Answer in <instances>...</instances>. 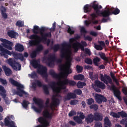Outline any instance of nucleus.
<instances>
[{
	"label": "nucleus",
	"instance_id": "obj_1",
	"mask_svg": "<svg viewBox=\"0 0 127 127\" xmlns=\"http://www.w3.org/2000/svg\"><path fill=\"white\" fill-rule=\"evenodd\" d=\"M45 27H42L39 28L38 26H34L33 32L34 34L30 35L29 37V39H35V38H39L41 42H45L47 40V37L50 38L51 37V31L48 33H43L46 31Z\"/></svg>",
	"mask_w": 127,
	"mask_h": 127
},
{
	"label": "nucleus",
	"instance_id": "obj_2",
	"mask_svg": "<svg viewBox=\"0 0 127 127\" xmlns=\"http://www.w3.org/2000/svg\"><path fill=\"white\" fill-rule=\"evenodd\" d=\"M92 7L94 10L95 11V13L93 12L90 14V16L91 17V20L93 24H98L99 21L95 20L99 15H100V9L102 8L101 5H99V4L93 3L91 5L89 4H86L84 5L83 9L84 12L87 13V12H90L92 11Z\"/></svg>",
	"mask_w": 127,
	"mask_h": 127
},
{
	"label": "nucleus",
	"instance_id": "obj_3",
	"mask_svg": "<svg viewBox=\"0 0 127 127\" xmlns=\"http://www.w3.org/2000/svg\"><path fill=\"white\" fill-rule=\"evenodd\" d=\"M100 79L102 82H104L106 85H109L110 84L111 86L110 87L111 91H113V94L119 101H122V96H121V91L119 89H118L117 87L114 84H113V80L111 77L107 74L104 75L103 74L100 73Z\"/></svg>",
	"mask_w": 127,
	"mask_h": 127
},
{
	"label": "nucleus",
	"instance_id": "obj_4",
	"mask_svg": "<svg viewBox=\"0 0 127 127\" xmlns=\"http://www.w3.org/2000/svg\"><path fill=\"white\" fill-rule=\"evenodd\" d=\"M9 82L11 84V85H13V86L17 87V90H18V91L16 92V94L18 95V96L22 97L23 95H27V93L24 91L23 89H21L24 88L23 85L19 83L18 82L14 80L13 78L9 79Z\"/></svg>",
	"mask_w": 127,
	"mask_h": 127
},
{
	"label": "nucleus",
	"instance_id": "obj_5",
	"mask_svg": "<svg viewBox=\"0 0 127 127\" xmlns=\"http://www.w3.org/2000/svg\"><path fill=\"white\" fill-rule=\"evenodd\" d=\"M62 48L60 52V57L62 59L64 58H66V56L68 54H70L71 55L72 52L71 50H70L68 48V44L67 43H64L62 45Z\"/></svg>",
	"mask_w": 127,
	"mask_h": 127
},
{
	"label": "nucleus",
	"instance_id": "obj_6",
	"mask_svg": "<svg viewBox=\"0 0 127 127\" xmlns=\"http://www.w3.org/2000/svg\"><path fill=\"white\" fill-rule=\"evenodd\" d=\"M37 85L38 87H43L45 95H49V90H48V86H47V85L42 84V83L39 80H36L35 82L32 83V88H33V89H36Z\"/></svg>",
	"mask_w": 127,
	"mask_h": 127
},
{
	"label": "nucleus",
	"instance_id": "obj_7",
	"mask_svg": "<svg viewBox=\"0 0 127 127\" xmlns=\"http://www.w3.org/2000/svg\"><path fill=\"white\" fill-rule=\"evenodd\" d=\"M33 100L35 104L38 105V106L40 108H38L37 107H35V106H34L33 107V109L34 110L35 112L40 114V113H41V111H42V109L44 108V105H43V100L39 98H36L35 97H34Z\"/></svg>",
	"mask_w": 127,
	"mask_h": 127
},
{
	"label": "nucleus",
	"instance_id": "obj_8",
	"mask_svg": "<svg viewBox=\"0 0 127 127\" xmlns=\"http://www.w3.org/2000/svg\"><path fill=\"white\" fill-rule=\"evenodd\" d=\"M59 68L60 71L62 72V74L65 76L66 78L69 76V74L72 73V69L70 67H66V65L64 64H61L59 65Z\"/></svg>",
	"mask_w": 127,
	"mask_h": 127
},
{
	"label": "nucleus",
	"instance_id": "obj_9",
	"mask_svg": "<svg viewBox=\"0 0 127 127\" xmlns=\"http://www.w3.org/2000/svg\"><path fill=\"white\" fill-rule=\"evenodd\" d=\"M72 46L74 50V52H78L79 48H80L82 51H84V47H86V46H87V43L83 41H82L80 43H79V42H76L72 44Z\"/></svg>",
	"mask_w": 127,
	"mask_h": 127
},
{
	"label": "nucleus",
	"instance_id": "obj_10",
	"mask_svg": "<svg viewBox=\"0 0 127 127\" xmlns=\"http://www.w3.org/2000/svg\"><path fill=\"white\" fill-rule=\"evenodd\" d=\"M8 64L14 70H17L18 68V71H20L21 69V64L19 63L16 62L15 60H12L10 58L8 60Z\"/></svg>",
	"mask_w": 127,
	"mask_h": 127
},
{
	"label": "nucleus",
	"instance_id": "obj_11",
	"mask_svg": "<svg viewBox=\"0 0 127 127\" xmlns=\"http://www.w3.org/2000/svg\"><path fill=\"white\" fill-rule=\"evenodd\" d=\"M37 73L42 76L43 78L47 79L48 78V74H47V68L42 65L39 66L37 69Z\"/></svg>",
	"mask_w": 127,
	"mask_h": 127
},
{
	"label": "nucleus",
	"instance_id": "obj_12",
	"mask_svg": "<svg viewBox=\"0 0 127 127\" xmlns=\"http://www.w3.org/2000/svg\"><path fill=\"white\" fill-rule=\"evenodd\" d=\"M60 84L62 89H65L66 88V87H65V85H69V86H72V87L76 86V82L74 80H68V79H65L63 81H60Z\"/></svg>",
	"mask_w": 127,
	"mask_h": 127
},
{
	"label": "nucleus",
	"instance_id": "obj_13",
	"mask_svg": "<svg viewBox=\"0 0 127 127\" xmlns=\"http://www.w3.org/2000/svg\"><path fill=\"white\" fill-rule=\"evenodd\" d=\"M0 41L3 43L2 46L8 49V50H12V45L13 43L6 39L1 38L0 39Z\"/></svg>",
	"mask_w": 127,
	"mask_h": 127
},
{
	"label": "nucleus",
	"instance_id": "obj_14",
	"mask_svg": "<svg viewBox=\"0 0 127 127\" xmlns=\"http://www.w3.org/2000/svg\"><path fill=\"white\" fill-rule=\"evenodd\" d=\"M4 124L5 127H17L15 126V122L10 120V117L9 116H7L4 120Z\"/></svg>",
	"mask_w": 127,
	"mask_h": 127
},
{
	"label": "nucleus",
	"instance_id": "obj_15",
	"mask_svg": "<svg viewBox=\"0 0 127 127\" xmlns=\"http://www.w3.org/2000/svg\"><path fill=\"white\" fill-rule=\"evenodd\" d=\"M42 50H43V45H39L36 48L35 50L33 51L30 54V57L33 59V58H35L37 56V54H39Z\"/></svg>",
	"mask_w": 127,
	"mask_h": 127
},
{
	"label": "nucleus",
	"instance_id": "obj_16",
	"mask_svg": "<svg viewBox=\"0 0 127 127\" xmlns=\"http://www.w3.org/2000/svg\"><path fill=\"white\" fill-rule=\"evenodd\" d=\"M37 121L41 125H38L36 127H46L49 126V122L43 117H40L37 119Z\"/></svg>",
	"mask_w": 127,
	"mask_h": 127
},
{
	"label": "nucleus",
	"instance_id": "obj_17",
	"mask_svg": "<svg viewBox=\"0 0 127 127\" xmlns=\"http://www.w3.org/2000/svg\"><path fill=\"white\" fill-rule=\"evenodd\" d=\"M95 101L98 104H102L103 102L106 103L107 101V98L104 95L96 94L95 95Z\"/></svg>",
	"mask_w": 127,
	"mask_h": 127
},
{
	"label": "nucleus",
	"instance_id": "obj_18",
	"mask_svg": "<svg viewBox=\"0 0 127 127\" xmlns=\"http://www.w3.org/2000/svg\"><path fill=\"white\" fill-rule=\"evenodd\" d=\"M0 92H1V96L2 98L4 100L6 104L9 103V99L6 97V90L4 89V87L0 85Z\"/></svg>",
	"mask_w": 127,
	"mask_h": 127
},
{
	"label": "nucleus",
	"instance_id": "obj_19",
	"mask_svg": "<svg viewBox=\"0 0 127 127\" xmlns=\"http://www.w3.org/2000/svg\"><path fill=\"white\" fill-rule=\"evenodd\" d=\"M0 55L1 56H4L5 58H8V55H11V52L4 49L2 46H0Z\"/></svg>",
	"mask_w": 127,
	"mask_h": 127
},
{
	"label": "nucleus",
	"instance_id": "obj_20",
	"mask_svg": "<svg viewBox=\"0 0 127 127\" xmlns=\"http://www.w3.org/2000/svg\"><path fill=\"white\" fill-rule=\"evenodd\" d=\"M56 85H57L56 82L52 81L49 86L52 89L54 93H56V94H59V93L61 92V89H60V87H57Z\"/></svg>",
	"mask_w": 127,
	"mask_h": 127
},
{
	"label": "nucleus",
	"instance_id": "obj_21",
	"mask_svg": "<svg viewBox=\"0 0 127 127\" xmlns=\"http://www.w3.org/2000/svg\"><path fill=\"white\" fill-rule=\"evenodd\" d=\"M55 60H56V57L55 55H52L48 58V62L47 64L49 67H54L55 66V64H54Z\"/></svg>",
	"mask_w": 127,
	"mask_h": 127
},
{
	"label": "nucleus",
	"instance_id": "obj_22",
	"mask_svg": "<svg viewBox=\"0 0 127 127\" xmlns=\"http://www.w3.org/2000/svg\"><path fill=\"white\" fill-rule=\"evenodd\" d=\"M33 39L37 40H32L29 41V44L30 46H34L35 45L38 46V45H42V44H40V43H41V41H40V38H35Z\"/></svg>",
	"mask_w": 127,
	"mask_h": 127
},
{
	"label": "nucleus",
	"instance_id": "obj_23",
	"mask_svg": "<svg viewBox=\"0 0 127 127\" xmlns=\"http://www.w3.org/2000/svg\"><path fill=\"white\" fill-rule=\"evenodd\" d=\"M2 69H3L6 76H8L11 75L12 73L11 69H10L9 67H7L6 65H2Z\"/></svg>",
	"mask_w": 127,
	"mask_h": 127
},
{
	"label": "nucleus",
	"instance_id": "obj_24",
	"mask_svg": "<svg viewBox=\"0 0 127 127\" xmlns=\"http://www.w3.org/2000/svg\"><path fill=\"white\" fill-rule=\"evenodd\" d=\"M111 8H108L107 10H104L101 12V15L103 17H109L110 15H112Z\"/></svg>",
	"mask_w": 127,
	"mask_h": 127
},
{
	"label": "nucleus",
	"instance_id": "obj_25",
	"mask_svg": "<svg viewBox=\"0 0 127 127\" xmlns=\"http://www.w3.org/2000/svg\"><path fill=\"white\" fill-rule=\"evenodd\" d=\"M77 96L76 94L72 92L68 93L66 96L65 97V101H69L71 100V99H76Z\"/></svg>",
	"mask_w": 127,
	"mask_h": 127
},
{
	"label": "nucleus",
	"instance_id": "obj_26",
	"mask_svg": "<svg viewBox=\"0 0 127 127\" xmlns=\"http://www.w3.org/2000/svg\"><path fill=\"white\" fill-rule=\"evenodd\" d=\"M95 85L98 88H100V89H102V90H104L106 88V85H105V83L99 80H96L95 81Z\"/></svg>",
	"mask_w": 127,
	"mask_h": 127
},
{
	"label": "nucleus",
	"instance_id": "obj_27",
	"mask_svg": "<svg viewBox=\"0 0 127 127\" xmlns=\"http://www.w3.org/2000/svg\"><path fill=\"white\" fill-rule=\"evenodd\" d=\"M94 121V116L92 114L87 115L85 118V121L87 124H91V123H93Z\"/></svg>",
	"mask_w": 127,
	"mask_h": 127
},
{
	"label": "nucleus",
	"instance_id": "obj_28",
	"mask_svg": "<svg viewBox=\"0 0 127 127\" xmlns=\"http://www.w3.org/2000/svg\"><path fill=\"white\" fill-rule=\"evenodd\" d=\"M13 56L14 57L15 59H19V60L21 61H24V57H23V55H22V54L14 53L13 54Z\"/></svg>",
	"mask_w": 127,
	"mask_h": 127
},
{
	"label": "nucleus",
	"instance_id": "obj_29",
	"mask_svg": "<svg viewBox=\"0 0 127 127\" xmlns=\"http://www.w3.org/2000/svg\"><path fill=\"white\" fill-rule=\"evenodd\" d=\"M49 74L55 79H60V74L56 73L54 69L50 70Z\"/></svg>",
	"mask_w": 127,
	"mask_h": 127
},
{
	"label": "nucleus",
	"instance_id": "obj_30",
	"mask_svg": "<svg viewBox=\"0 0 127 127\" xmlns=\"http://www.w3.org/2000/svg\"><path fill=\"white\" fill-rule=\"evenodd\" d=\"M43 116L45 118H47V119H52V117L53 116V113H50L48 110H45L43 112Z\"/></svg>",
	"mask_w": 127,
	"mask_h": 127
},
{
	"label": "nucleus",
	"instance_id": "obj_31",
	"mask_svg": "<svg viewBox=\"0 0 127 127\" xmlns=\"http://www.w3.org/2000/svg\"><path fill=\"white\" fill-rule=\"evenodd\" d=\"M15 49L16 51H18V52H22V51L24 50V47H23V45L20 44H17L15 46Z\"/></svg>",
	"mask_w": 127,
	"mask_h": 127
},
{
	"label": "nucleus",
	"instance_id": "obj_32",
	"mask_svg": "<svg viewBox=\"0 0 127 127\" xmlns=\"http://www.w3.org/2000/svg\"><path fill=\"white\" fill-rule=\"evenodd\" d=\"M31 64L32 66L35 69H36L37 68H39V66L41 65L38 63V61L36 60H33L31 62Z\"/></svg>",
	"mask_w": 127,
	"mask_h": 127
},
{
	"label": "nucleus",
	"instance_id": "obj_33",
	"mask_svg": "<svg viewBox=\"0 0 127 127\" xmlns=\"http://www.w3.org/2000/svg\"><path fill=\"white\" fill-rule=\"evenodd\" d=\"M94 120L96 121V122H99V121H102L103 116L102 115H100L99 113H96L94 114Z\"/></svg>",
	"mask_w": 127,
	"mask_h": 127
},
{
	"label": "nucleus",
	"instance_id": "obj_34",
	"mask_svg": "<svg viewBox=\"0 0 127 127\" xmlns=\"http://www.w3.org/2000/svg\"><path fill=\"white\" fill-rule=\"evenodd\" d=\"M84 75L79 74L78 75H75L73 76L74 80H75V81H82V80H84Z\"/></svg>",
	"mask_w": 127,
	"mask_h": 127
},
{
	"label": "nucleus",
	"instance_id": "obj_35",
	"mask_svg": "<svg viewBox=\"0 0 127 127\" xmlns=\"http://www.w3.org/2000/svg\"><path fill=\"white\" fill-rule=\"evenodd\" d=\"M104 126H107L109 127H112V122H111V121H110L108 116H106L104 119Z\"/></svg>",
	"mask_w": 127,
	"mask_h": 127
},
{
	"label": "nucleus",
	"instance_id": "obj_36",
	"mask_svg": "<svg viewBox=\"0 0 127 127\" xmlns=\"http://www.w3.org/2000/svg\"><path fill=\"white\" fill-rule=\"evenodd\" d=\"M99 55L104 61H105L106 63H109V58L106 57V54L104 53H100L99 54Z\"/></svg>",
	"mask_w": 127,
	"mask_h": 127
},
{
	"label": "nucleus",
	"instance_id": "obj_37",
	"mask_svg": "<svg viewBox=\"0 0 127 127\" xmlns=\"http://www.w3.org/2000/svg\"><path fill=\"white\" fill-rule=\"evenodd\" d=\"M7 35L9 37L11 38H16V32L13 30H10L7 32Z\"/></svg>",
	"mask_w": 127,
	"mask_h": 127
},
{
	"label": "nucleus",
	"instance_id": "obj_38",
	"mask_svg": "<svg viewBox=\"0 0 127 127\" xmlns=\"http://www.w3.org/2000/svg\"><path fill=\"white\" fill-rule=\"evenodd\" d=\"M53 106L54 107H57L59 104H60V101L58 98L55 97L52 98Z\"/></svg>",
	"mask_w": 127,
	"mask_h": 127
},
{
	"label": "nucleus",
	"instance_id": "obj_39",
	"mask_svg": "<svg viewBox=\"0 0 127 127\" xmlns=\"http://www.w3.org/2000/svg\"><path fill=\"white\" fill-rule=\"evenodd\" d=\"M110 10L112 11L111 12L112 14H115V15H117V14H119V13H120V12H121V11L118 8H116L115 9V8L111 7L110 8Z\"/></svg>",
	"mask_w": 127,
	"mask_h": 127
},
{
	"label": "nucleus",
	"instance_id": "obj_40",
	"mask_svg": "<svg viewBox=\"0 0 127 127\" xmlns=\"http://www.w3.org/2000/svg\"><path fill=\"white\" fill-rule=\"evenodd\" d=\"M93 62L95 66H99V62H101V59L98 57H96L93 60Z\"/></svg>",
	"mask_w": 127,
	"mask_h": 127
},
{
	"label": "nucleus",
	"instance_id": "obj_41",
	"mask_svg": "<svg viewBox=\"0 0 127 127\" xmlns=\"http://www.w3.org/2000/svg\"><path fill=\"white\" fill-rule=\"evenodd\" d=\"M87 84L85 83L84 82H81V81H78L76 84V86L77 88L79 89H82V88H84V86H86Z\"/></svg>",
	"mask_w": 127,
	"mask_h": 127
},
{
	"label": "nucleus",
	"instance_id": "obj_42",
	"mask_svg": "<svg viewBox=\"0 0 127 127\" xmlns=\"http://www.w3.org/2000/svg\"><path fill=\"white\" fill-rule=\"evenodd\" d=\"M66 63L65 64V67L67 68H70L71 67V62H72V59H71V57H69L66 59Z\"/></svg>",
	"mask_w": 127,
	"mask_h": 127
},
{
	"label": "nucleus",
	"instance_id": "obj_43",
	"mask_svg": "<svg viewBox=\"0 0 127 127\" xmlns=\"http://www.w3.org/2000/svg\"><path fill=\"white\" fill-rule=\"evenodd\" d=\"M29 105V102L26 101L25 100L23 101V103H22V105L24 109H27L28 105Z\"/></svg>",
	"mask_w": 127,
	"mask_h": 127
},
{
	"label": "nucleus",
	"instance_id": "obj_44",
	"mask_svg": "<svg viewBox=\"0 0 127 127\" xmlns=\"http://www.w3.org/2000/svg\"><path fill=\"white\" fill-rule=\"evenodd\" d=\"M16 26H18V27H23V26H24V22L18 20L16 23Z\"/></svg>",
	"mask_w": 127,
	"mask_h": 127
},
{
	"label": "nucleus",
	"instance_id": "obj_45",
	"mask_svg": "<svg viewBox=\"0 0 127 127\" xmlns=\"http://www.w3.org/2000/svg\"><path fill=\"white\" fill-rule=\"evenodd\" d=\"M84 62L86 64H89V65H92L93 64V61H92V59L89 58H86L84 60Z\"/></svg>",
	"mask_w": 127,
	"mask_h": 127
},
{
	"label": "nucleus",
	"instance_id": "obj_46",
	"mask_svg": "<svg viewBox=\"0 0 127 127\" xmlns=\"http://www.w3.org/2000/svg\"><path fill=\"white\" fill-rule=\"evenodd\" d=\"M118 114L122 118H127V114L124 111L119 112Z\"/></svg>",
	"mask_w": 127,
	"mask_h": 127
},
{
	"label": "nucleus",
	"instance_id": "obj_47",
	"mask_svg": "<svg viewBox=\"0 0 127 127\" xmlns=\"http://www.w3.org/2000/svg\"><path fill=\"white\" fill-rule=\"evenodd\" d=\"M90 109L91 110L94 109V111H98V109H99V106L97 104H93L90 106L89 107Z\"/></svg>",
	"mask_w": 127,
	"mask_h": 127
},
{
	"label": "nucleus",
	"instance_id": "obj_48",
	"mask_svg": "<svg viewBox=\"0 0 127 127\" xmlns=\"http://www.w3.org/2000/svg\"><path fill=\"white\" fill-rule=\"evenodd\" d=\"M29 77H30L32 79H35V78H36L37 77V73H36V72L33 71L31 74H28Z\"/></svg>",
	"mask_w": 127,
	"mask_h": 127
},
{
	"label": "nucleus",
	"instance_id": "obj_49",
	"mask_svg": "<svg viewBox=\"0 0 127 127\" xmlns=\"http://www.w3.org/2000/svg\"><path fill=\"white\" fill-rule=\"evenodd\" d=\"M73 120L75 122L77 123V124H82V120L78 116H74L73 117Z\"/></svg>",
	"mask_w": 127,
	"mask_h": 127
},
{
	"label": "nucleus",
	"instance_id": "obj_50",
	"mask_svg": "<svg viewBox=\"0 0 127 127\" xmlns=\"http://www.w3.org/2000/svg\"><path fill=\"white\" fill-rule=\"evenodd\" d=\"M110 115L112 116V117H113V118H116V119H120V118H121L118 114L114 112H111L110 113Z\"/></svg>",
	"mask_w": 127,
	"mask_h": 127
},
{
	"label": "nucleus",
	"instance_id": "obj_51",
	"mask_svg": "<svg viewBox=\"0 0 127 127\" xmlns=\"http://www.w3.org/2000/svg\"><path fill=\"white\" fill-rule=\"evenodd\" d=\"M83 66H81V65H76V71L77 73H82L83 71Z\"/></svg>",
	"mask_w": 127,
	"mask_h": 127
},
{
	"label": "nucleus",
	"instance_id": "obj_52",
	"mask_svg": "<svg viewBox=\"0 0 127 127\" xmlns=\"http://www.w3.org/2000/svg\"><path fill=\"white\" fill-rule=\"evenodd\" d=\"M53 49L54 52H57L60 49V45L59 44L55 45L53 47Z\"/></svg>",
	"mask_w": 127,
	"mask_h": 127
},
{
	"label": "nucleus",
	"instance_id": "obj_53",
	"mask_svg": "<svg viewBox=\"0 0 127 127\" xmlns=\"http://www.w3.org/2000/svg\"><path fill=\"white\" fill-rule=\"evenodd\" d=\"M73 92V94H75V95H78V96L82 95V90L81 89H75Z\"/></svg>",
	"mask_w": 127,
	"mask_h": 127
},
{
	"label": "nucleus",
	"instance_id": "obj_54",
	"mask_svg": "<svg viewBox=\"0 0 127 127\" xmlns=\"http://www.w3.org/2000/svg\"><path fill=\"white\" fill-rule=\"evenodd\" d=\"M94 48H95L96 50H98L99 51L103 50V48L101 45H97L96 44H94Z\"/></svg>",
	"mask_w": 127,
	"mask_h": 127
},
{
	"label": "nucleus",
	"instance_id": "obj_55",
	"mask_svg": "<svg viewBox=\"0 0 127 127\" xmlns=\"http://www.w3.org/2000/svg\"><path fill=\"white\" fill-rule=\"evenodd\" d=\"M87 105H89V106H92V104H94V99L91 98H89L88 99H87Z\"/></svg>",
	"mask_w": 127,
	"mask_h": 127
},
{
	"label": "nucleus",
	"instance_id": "obj_56",
	"mask_svg": "<svg viewBox=\"0 0 127 127\" xmlns=\"http://www.w3.org/2000/svg\"><path fill=\"white\" fill-rule=\"evenodd\" d=\"M73 116H76V111L75 110H71L68 113V117L71 118V117H73Z\"/></svg>",
	"mask_w": 127,
	"mask_h": 127
},
{
	"label": "nucleus",
	"instance_id": "obj_57",
	"mask_svg": "<svg viewBox=\"0 0 127 127\" xmlns=\"http://www.w3.org/2000/svg\"><path fill=\"white\" fill-rule=\"evenodd\" d=\"M67 33H69L70 35H72L75 33V31L72 30V29H71V28L69 26V27L67 28Z\"/></svg>",
	"mask_w": 127,
	"mask_h": 127
},
{
	"label": "nucleus",
	"instance_id": "obj_58",
	"mask_svg": "<svg viewBox=\"0 0 127 127\" xmlns=\"http://www.w3.org/2000/svg\"><path fill=\"white\" fill-rule=\"evenodd\" d=\"M78 100H71L70 102V105H71V106H75V105H77V104H78Z\"/></svg>",
	"mask_w": 127,
	"mask_h": 127
},
{
	"label": "nucleus",
	"instance_id": "obj_59",
	"mask_svg": "<svg viewBox=\"0 0 127 127\" xmlns=\"http://www.w3.org/2000/svg\"><path fill=\"white\" fill-rule=\"evenodd\" d=\"M120 124H121V125H124L125 126H127V118H125V119H122L120 121Z\"/></svg>",
	"mask_w": 127,
	"mask_h": 127
},
{
	"label": "nucleus",
	"instance_id": "obj_60",
	"mask_svg": "<svg viewBox=\"0 0 127 127\" xmlns=\"http://www.w3.org/2000/svg\"><path fill=\"white\" fill-rule=\"evenodd\" d=\"M84 53L85 54H87L89 56H91V51L88 48L85 49Z\"/></svg>",
	"mask_w": 127,
	"mask_h": 127
},
{
	"label": "nucleus",
	"instance_id": "obj_61",
	"mask_svg": "<svg viewBox=\"0 0 127 127\" xmlns=\"http://www.w3.org/2000/svg\"><path fill=\"white\" fill-rule=\"evenodd\" d=\"M0 82L2 84V85H7V81H6V79L0 78Z\"/></svg>",
	"mask_w": 127,
	"mask_h": 127
},
{
	"label": "nucleus",
	"instance_id": "obj_62",
	"mask_svg": "<svg viewBox=\"0 0 127 127\" xmlns=\"http://www.w3.org/2000/svg\"><path fill=\"white\" fill-rule=\"evenodd\" d=\"M90 35L92 36H94V37H97L98 36V32L92 31L90 32Z\"/></svg>",
	"mask_w": 127,
	"mask_h": 127
},
{
	"label": "nucleus",
	"instance_id": "obj_63",
	"mask_svg": "<svg viewBox=\"0 0 127 127\" xmlns=\"http://www.w3.org/2000/svg\"><path fill=\"white\" fill-rule=\"evenodd\" d=\"M0 10L1 11V13H3L6 12V8H5V7L3 6H1L0 7Z\"/></svg>",
	"mask_w": 127,
	"mask_h": 127
},
{
	"label": "nucleus",
	"instance_id": "obj_64",
	"mask_svg": "<svg viewBox=\"0 0 127 127\" xmlns=\"http://www.w3.org/2000/svg\"><path fill=\"white\" fill-rule=\"evenodd\" d=\"M95 127H103V126L101 123L97 122L95 125Z\"/></svg>",
	"mask_w": 127,
	"mask_h": 127
}]
</instances>
